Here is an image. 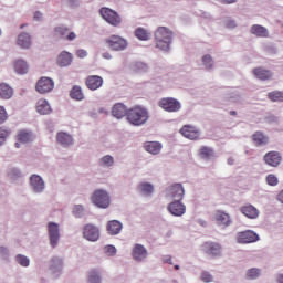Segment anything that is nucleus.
<instances>
[{"label":"nucleus","mask_w":283,"mask_h":283,"mask_svg":"<svg viewBox=\"0 0 283 283\" xmlns=\"http://www.w3.org/2000/svg\"><path fill=\"white\" fill-rule=\"evenodd\" d=\"M56 138H57V143H60L61 145H64L65 147H70V145H72L73 143L72 135L66 133H59Z\"/></svg>","instance_id":"34"},{"label":"nucleus","mask_w":283,"mask_h":283,"mask_svg":"<svg viewBox=\"0 0 283 283\" xmlns=\"http://www.w3.org/2000/svg\"><path fill=\"white\" fill-rule=\"evenodd\" d=\"M24 25H25V24H21V25H20V29L23 30V27H24Z\"/></svg>","instance_id":"63"},{"label":"nucleus","mask_w":283,"mask_h":283,"mask_svg":"<svg viewBox=\"0 0 283 283\" xmlns=\"http://www.w3.org/2000/svg\"><path fill=\"white\" fill-rule=\"evenodd\" d=\"M41 17H43V14H41V12L38 11V12L34 13L33 18H34L35 21H39V19H41Z\"/></svg>","instance_id":"52"},{"label":"nucleus","mask_w":283,"mask_h":283,"mask_svg":"<svg viewBox=\"0 0 283 283\" xmlns=\"http://www.w3.org/2000/svg\"><path fill=\"white\" fill-rule=\"evenodd\" d=\"M135 36L139 39V41H149L151 39V33L147 31V29L139 27L135 30Z\"/></svg>","instance_id":"31"},{"label":"nucleus","mask_w":283,"mask_h":283,"mask_svg":"<svg viewBox=\"0 0 283 283\" xmlns=\"http://www.w3.org/2000/svg\"><path fill=\"white\" fill-rule=\"evenodd\" d=\"M8 120V113L3 106H0V124L6 123Z\"/></svg>","instance_id":"47"},{"label":"nucleus","mask_w":283,"mask_h":283,"mask_svg":"<svg viewBox=\"0 0 283 283\" xmlns=\"http://www.w3.org/2000/svg\"><path fill=\"white\" fill-rule=\"evenodd\" d=\"M18 45L28 50L32 45V38L28 33H20L18 36Z\"/></svg>","instance_id":"30"},{"label":"nucleus","mask_w":283,"mask_h":283,"mask_svg":"<svg viewBox=\"0 0 283 283\" xmlns=\"http://www.w3.org/2000/svg\"><path fill=\"white\" fill-rule=\"evenodd\" d=\"M32 140V134L25 132V130H20L18 134V143H15V147L19 149L21 147V144L30 143Z\"/></svg>","instance_id":"32"},{"label":"nucleus","mask_w":283,"mask_h":283,"mask_svg":"<svg viewBox=\"0 0 283 283\" xmlns=\"http://www.w3.org/2000/svg\"><path fill=\"white\" fill-rule=\"evenodd\" d=\"M222 3H235V0H221Z\"/></svg>","instance_id":"57"},{"label":"nucleus","mask_w":283,"mask_h":283,"mask_svg":"<svg viewBox=\"0 0 283 283\" xmlns=\"http://www.w3.org/2000/svg\"><path fill=\"white\" fill-rule=\"evenodd\" d=\"M105 42L114 52H123V50L127 49V40L120 35H111L105 40Z\"/></svg>","instance_id":"4"},{"label":"nucleus","mask_w":283,"mask_h":283,"mask_svg":"<svg viewBox=\"0 0 283 283\" xmlns=\"http://www.w3.org/2000/svg\"><path fill=\"white\" fill-rule=\"evenodd\" d=\"M174 33L167 29V27H159L155 32L156 48L167 52L169 45L171 44V39Z\"/></svg>","instance_id":"2"},{"label":"nucleus","mask_w":283,"mask_h":283,"mask_svg":"<svg viewBox=\"0 0 283 283\" xmlns=\"http://www.w3.org/2000/svg\"><path fill=\"white\" fill-rule=\"evenodd\" d=\"M265 165L269 167H280L282 163V155L279 151L272 150L263 156Z\"/></svg>","instance_id":"10"},{"label":"nucleus","mask_w":283,"mask_h":283,"mask_svg":"<svg viewBox=\"0 0 283 283\" xmlns=\"http://www.w3.org/2000/svg\"><path fill=\"white\" fill-rule=\"evenodd\" d=\"M83 237L85 240H88V242H96L98 238H101V231L96 226L88 223L84 226Z\"/></svg>","instance_id":"8"},{"label":"nucleus","mask_w":283,"mask_h":283,"mask_svg":"<svg viewBox=\"0 0 283 283\" xmlns=\"http://www.w3.org/2000/svg\"><path fill=\"white\" fill-rule=\"evenodd\" d=\"M106 229L109 235H118V233L123 231V223H120L118 220H112L108 221Z\"/></svg>","instance_id":"20"},{"label":"nucleus","mask_w":283,"mask_h":283,"mask_svg":"<svg viewBox=\"0 0 283 283\" xmlns=\"http://www.w3.org/2000/svg\"><path fill=\"white\" fill-rule=\"evenodd\" d=\"M180 134L185 136V138H188L189 140H197V138L200 136V133L196 127L191 125H185L180 129Z\"/></svg>","instance_id":"15"},{"label":"nucleus","mask_w":283,"mask_h":283,"mask_svg":"<svg viewBox=\"0 0 283 283\" xmlns=\"http://www.w3.org/2000/svg\"><path fill=\"white\" fill-rule=\"evenodd\" d=\"M199 156H201L206 160H209V158H213V149L209 147H201L199 150Z\"/></svg>","instance_id":"39"},{"label":"nucleus","mask_w":283,"mask_h":283,"mask_svg":"<svg viewBox=\"0 0 283 283\" xmlns=\"http://www.w3.org/2000/svg\"><path fill=\"white\" fill-rule=\"evenodd\" d=\"M76 56H78V59H85V56H87V51L80 49L76 51Z\"/></svg>","instance_id":"51"},{"label":"nucleus","mask_w":283,"mask_h":283,"mask_svg":"<svg viewBox=\"0 0 283 283\" xmlns=\"http://www.w3.org/2000/svg\"><path fill=\"white\" fill-rule=\"evenodd\" d=\"M55 34L62 36V39H67V41H74L76 39V33L70 32V29L65 27L55 28Z\"/></svg>","instance_id":"24"},{"label":"nucleus","mask_w":283,"mask_h":283,"mask_svg":"<svg viewBox=\"0 0 283 283\" xmlns=\"http://www.w3.org/2000/svg\"><path fill=\"white\" fill-rule=\"evenodd\" d=\"M268 98L273 103H283V92L282 91H272L268 94Z\"/></svg>","instance_id":"37"},{"label":"nucleus","mask_w":283,"mask_h":283,"mask_svg":"<svg viewBox=\"0 0 283 283\" xmlns=\"http://www.w3.org/2000/svg\"><path fill=\"white\" fill-rule=\"evenodd\" d=\"M49 229V238L52 247H56L59 243V239L61 238V234L59 232V226L55 222H50L48 224Z\"/></svg>","instance_id":"14"},{"label":"nucleus","mask_w":283,"mask_h":283,"mask_svg":"<svg viewBox=\"0 0 283 283\" xmlns=\"http://www.w3.org/2000/svg\"><path fill=\"white\" fill-rule=\"evenodd\" d=\"M103 77L99 75H88L85 80V85L87 90L92 92H96V90H101L103 87Z\"/></svg>","instance_id":"11"},{"label":"nucleus","mask_w":283,"mask_h":283,"mask_svg":"<svg viewBox=\"0 0 283 283\" xmlns=\"http://www.w3.org/2000/svg\"><path fill=\"white\" fill-rule=\"evenodd\" d=\"M144 147L146 151H148V154H153V156H156L160 154V150L163 149V144L158 142H146Z\"/></svg>","instance_id":"26"},{"label":"nucleus","mask_w":283,"mask_h":283,"mask_svg":"<svg viewBox=\"0 0 283 283\" xmlns=\"http://www.w3.org/2000/svg\"><path fill=\"white\" fill-rule=\"evenodd\" d=\"M175 269H176V271H178L180 269V266L179 265H175Z\"/></svg>","instance_id":"62"},{"label":"nucleus","mask_w":283,"mask_h":283,"mask_svg":"<svg viewBox=\"0 0 283 283\" xmlns=\"http://www.w3.org/2000/svg\"><path fill=\"white\" fill-rule=\"evenodd\" d=\"M30 180H31V187H33L36 193H41V191L45 189V184L43 182V179L41 178V176L33 175L30 178Z\"/></svg>","instance_id":"27"},{"label":"nucleus","mask_w":283,"mask_h":283,"mask_svg":"<svg viewBox=\"0 0 283 283\" xmlns=\"http://www.w3.org/2000/svg\"><path fill=\"white\" fill-rule=\"evenodd\" d=\"M203 247L206 253L212 258H218V255H221L222 253V247L218 243H205Z\"/></svg>","instance_id":"18"},{"label":"nucleus","mask_w":283,"mask_h":283,"mask_svg":"<svg viewBox=\"0 0 283 283\" xmlns=\"http://www.w3.org/2000/svg\"><path fill=\"white\" fill-rule=\"evenodd\" d=\"M35 90L39 94H48V92L54 90V81L50 77H41L36 83Z\"/></svg>","instance_id":"9"},{"label":"nucleus","mask_w":283,"mask_h":283,"mask_svg":"<svg viewBox=\"0 0 283 283\" xmlns=\"http://www.w3.org/2000/svg\"><path fill=\"white\" fill-rule=\"evenodd\" d=\"M56 262H57V264H63V262L61 261V260H59V259H53V264H56Z\"/></svg>","instance_id":"58"},{"label":"nucleus","mask_w":283,"mask_h":283,"mask_svg":"<svg viewBox=\"0 0 283 283\" xmlns=\"http://www.w3.org/2000/svg\"><path fill=\"white\" fill-rule=\"evenodd\" d=\"M35 109H36L38 114H41L42 116L52 114V106H50V103L45 98H41L38 101V103L35 105Z\"/></svg>","instance_id":"17"},{"label":"nucleus","mask_w":283,"mask_h":283,"mask_svg":"<svg viewBox=\"0 0 283 283\" xmlns=\"http://www.w3.org/2000/svg\"><path fill=\"white\" fill-rule=\"evenodd\" d=\"M88 283H101V275L98 274V271L93 270L90 272Z\"/></svg>","instance_id":"40"},{"label":"nucleus","mask_w":283,"mask_h":283,"mask_svg":"<svg viewBox=\"0 0 283 283\" xmlns=\"http://www.w3.org/2000/svg\"><path fill=\"white\" fill-rule=\"evenodd\" d=\"M57 65L60 67H67V65H72V54L67 51H63L57 56Z\"/></svg>","instance_id":"28"},{"label":"nucleus","mask_w":283,"mask_h":283,"mask_svg":"<svg viewBox=\"0 0 283 283\" xmlns=\"http://www.w3.org/2000/svg\"><path fill=\"white\" fill-rule=\"evenodd\" d=\"M252 140L256 147L269 145V137L264 133L258 130L252 135Z\"/></svg>","instance_id":"25"},{"label":"nucleus","mask_w":283,"mask_h":283,"mask_svg":"<svg viewBox=\"0 0 283 283\" xmlns=\"http://www.w3.org/2000/svg\"><path fill=\"white\" fill-rule=\"evenodd\" d=\"M0 36H1V29H0Z\"/></svg>","instance_id":"64"},{"label":"nucleus","mask_w":283,"mask_h":283,"mask_svg":"<svg viewBox=\"0 0 283 283\" xmlns=\"http://www.w3.org/2000/svg\"><path fill=\"white\" fill-rule=\"evenodd\" d=\"M253 74L259 78V81H269L273 77V72L265 70L264 67L253 69Z\"/></svg>","instance_id":"23"},{"label":"nucleus","mask_w":283,"mask_h":283,"mask_svg":"<svg viewBox=\"0 0 283 283\" xmlns=\"http://www.w3.org/2000/svg\"><path fill=\"white\" fill-rule=\"evenodd\" d=\"M240 211L245 216V218H250L251 220H255V218L260 216V210L251 205L241 207Z\"/></svg>","instance_id":"19"},{"label":"nucleus","mask_w":283,"mask_h":283,"mask_svg":"<svg viewBox=\"0 0 283 283\" xmlns=\"http://www.w3.org/2000/svg\"><path fill=\"white\" fill-rule=\"evenodd\" d=\"M168 211L171 213V216L180 217L185 216L187 212V207L185 203L180 202V200H175L168 205Z\"/></svg>","instance_id":"12"},{"label":"nucleus","mask_w":283,"mask_h":283,"mask_svg":"<svg viewBox=\"0 0 283 283\" xmlns=\"http://www.w3.org/2000/svg\"><path fill=\"white\" fill-rule=\"evenodd\" d=\"M277 200L283 203V190L277 195Z\"/></svg>","instance_id":"54"},{"label":"nucleus","mask_w":283,"mask_h":283,"mask_svg":"<svg viewBox=\"0 0 283 283\" xmlns=\"http://www.w3.org/2000/svg\"><path fill=\"white\" fill-rule=\"evenodd\" d=\"M279 283H283V275L279 276Z\"/></svg>","instance_id":"61"},{"label":"nucleus","mask_w":283,"mask_h":283,"mask_svg":"<svg viewBox=\"0 0 283 283\" xmlns=\"http://www.w3.org/2000/svg\"><path fill=\"white\" fill-rule=\"evenodd\" d=\"M114 165V157L106 155L101 159L102 167H112Z\"/></svg>","instance_id":"41"},{"label":"nucleus","mask_w":283,"mask_h":283,"mask_svg":"<svg viewBox=\"0 0 283 283\" xmlns=\"http://www.w3.org/2000/svg\"><path fill=\"white\" fill-rule=\"evenodd\" d=\"M280 182V180L277 179V177L273 174H270L266 176V184L270 185V187H275L277 186Z\"/></svg>","instance_id":"42"},{"label":"nucleus","mask_w":283,"mask_h":283,"mask_svg":"<svg viewBox=\"0 0 283 283\" xmlns=\"http://www.w3.org/2000/svg\"><path fill=\"white\" fill-rule=\"evenodd\" d=\"M17 74H28V63L23 60H17L14 63Z\"/></svg>","instance_id":"35"},{"label":"nucleus","mask_w":283,"mask_h":283,"mask_svg":"<svg viewBox=\"0 0 283 283\" xmlns=\"http://www.w3.org/2000/svg\"><path fill=\"white\" fill-rule=\"evenodd\" d=\"M214 220L219 227H229L231 224V217L222 210L216 211Z\"/></svg>","instance_id":"16"},{"label":"nucleus","mask_w":283,"mask_h":283,"mask_svg":"<svg viewBox=\"0 0 283 283\" xmlns=\"http://www.w3.org/2000/svg\"><path fill=\"white\" fill-rule=\"evenodd\" d=\"M202 63L207 70H211V67H213V57H211V55H205L202 57Z\"/></svg>","instance_id":"44"},{"label":"nucleus","mask_w":283,"mask_h":283,"mask_svg":"<svg viewBox=\"0 0 283 283\" xmlns=\"http://www.w3.org/2000/svg\"><path fill=\"white\" fill-rule=\"evenodd\" d=\"M251 34L259 36L260 39L269 38V29L260 24H253L250 29Z\"/></svg>","instance_id":"22"},{"label":"nucleus","mask_w":283,"mask_h":283,"mask_svg":"<svg viewBox=\"0 0 283 283\" xmlns=\"http://www.w3.org/2000/svg\"><path fill=\"white\" fill-rule=\"evenodd\" d=\"M103 59L109 60V59H112V54H109V52H105V53H103Z\"/></svg>","instance_id":"53"},{"label":"nucleus","mask_w":283,"mask_h":283,"mask_svg":"<svg viewBox=\"0 0 283 283\" xmlns=\"http://www.w3.org/2000/svg\"><path fill=\"white\" fill-rule=\"evenodd\" d=\"M164 262L168 263V264H171V256H168L164 260Z\"/></svg>","instance_id":"59"},{"label":"nucleus","mask_w":283,"mask_h":283,"mask_svg":"<svg viewBox=\"0 0 283 283\" xmlns=\"http://www.w3.org/2000/svg\"><path fill=\"white\" fill-rule=\"evenodd\" d=\"M17 262H18V264H20L21 266H30V259H28V256H25V255L19 254V255L17 256Z\"/></svg>","instance_id":"45"},{"label":"nucleus","mask_w":283,"mask_h":283,"mask_svg":"<svg viewBox=\"0 0 283 283\" xmlns=\"http://www.w3.org/2000/svg\"><path fill=\"white\" fill-rule=\"evenodd\" d=\"M258 240H260V235L252 230L239 232L237 234V242H239V244H251L258 242Z\"/></svg>","instance_id":"7"},{"label":"nucleus","mask_w":283,"mask_h":283,"mask_svg":"<svg viewBox=\"0 0 283 283\" xmlns=\"http://www.w3.org/2000/svg\"><path fill=\"white\" fill-rule=\"evenodd\" d=\"M104 251L107 255H114L116 253V248L114 245H106Z\"/></svg>","instance_id":"49"},{"label":"nucleus","mask_w":283,"mask_h":283,"mask_svg":"<svg viewBox=\"0 0 283 283\" xmlns=\"http://www.w3.org/2000/svg\"><path fill=\"white\" fill-rule=\"evenodd\" d=\"M12 94H14V91H12V87L10 85L2 83L0 84V96L8 101V98H12Z\"/></svg>","instance_id":"33"},{"label":"nucleus","mask_w":283,"mask_h":283,"mask_svg":"<svg viewBox=\"0 0 283 283\" xmlns=\"http://www.w3.org/2000/svg\"><path fill=\"white\" fill-rule=\"evenodd\" d=\"M237 27L238 24L235 23V20H231V19L226 20V28L233 30V28H237Z\"/></svg>","instance_id":"50"},{"label":"nucleus","mask_w":283,"mask_h":283,"mask_svg":"<svg viewBox=\"0 0 283 283\" xmlns=\"http://www.w3.org/2000/svg\"><path fill=\"white\" fill-rule=\"evenodd\" d=\"M230 116H238V112L231 111V112H230Z\"/></svg>","instance_id":"60"},{"label":"nucleus","mask_w":283,"mask_h":283,"mask_svg":"<svg viewBox=\"0 0 283 283\" xmlns=\"http://www.w3.org/2000/svg\"><path fill=\"white\" fill-rule=\"evenodd\" d=\"M127 107L123 103H117L113 106L112 114L115 118H124L127 117Z\"/></svg>","instance_id":"29"},{"label":"nucleus","mask_w":283,"mask_h":283,"mask_svg":"<svg viewBox=\"0 0 283 283\" xmlns=\"http://www.w3.org/2000/svg\"><path fill=\"white\" fill-rule=\"evenodd\" d=\"M159 107L165 112H180L182 105L174 97H165L159 101Z\"/></svg>","instance_id":"6"},{"label":"nucleus","mask_w":283,"mask_h":283,"mask_svg":"<svg viewBox=\"0 0 283 283\" xmlns=\"http://www.w3.org/2000/svg\"><path fill=\"white\" fill-rule=\"evenodd\" d=\"M92 202L99 209H107L109 207V195L104 190H96L92 196Z\"/></svg>","instance_id":"5"},{"label":"nucleus","mask_w":283,"mask_h":283,"mask_svg":"<svg viewBox=\"0 0 283 283\" xmlns=\"http://www.w3.org/2000/svg\"><path fill=\"white\" fill-rule=\"evenodd\" d=\"M247 277H248V280H255V279L260 277V270H258L255 268L250 269L247 272Z\"/></svg>","instance_id":"43"},{"label":"nucleus","mask_w":283,"mask_h":283,"mask_svg":"<svg viewBox=\"0 0 283 283\" xmlns=\"http://www.w3.org/2000/svg\"><path fill=\"white\" fill-rule=\"evenodd\" d=\"M10 132L8 129L0 128V145L6 143V138H8Z\"/></svg>","instance_id":"46"},{"label":"nucleus","mask_w":283,"mask_h":283,"mask_svg":"<svg viewBox=\"0 0 283 283\" xmlns=\"http://www.w3.org/2000/svg\"><path fill=\"white\" fill-rule=\"evenodd\" d=\"M99 14L109 25H114L115 28L120 25V15L116 11L104 7L99 10Z\"/></svg>","instance_id":"3"},{"label":"nucleus","mask_w":283,"mask_h":283,"mask_svg":"<svg viewBox=\"0 0 283 283\" xmlns=\"http://www.w3.org/2000/svg\"><path fill=\"white\" fill-rule=\"evenodd\" d=\"M168 193L172 200H182L185 198V188L182 184H175L168 188Z\"/></svg>","instance_id":"13"},{"label":"nucleus","mask_w":283,"mask_h":283,"mask_svg":"<svg viewBox=\"0 0 283 283\" xmlns=\"http://www.w3.org/2000/svg\"><path fill=\"white\" fill-rule=\"evenodd\" d=\"M127 120L130 125H135V127H140V125H145L147 120H149V112L147 108L142 106H135L127 112Z\"/></svg>","instance_id":"1"},{"label":"nucleus","mask_w":283,"mask_h":283,"mask_svg":"<svg viewBox=\"0 0 283 283\" xmlns=\"http://www.w3.org/2000/svg\"><path fill=\"white\" fill-rule=\"evenodd\" d=\"M201 280L202 282H206V283L213 282V276H211V274H209L208 272H203L201 274Z\"/></svg>","instance_id":"48"},{"label":"nucleus","mask_w":283,"mask_h":283,"mask_svg":"<svg viewBox=\"0 0 283 283\" xmlns=\"http://www.w3.org/2000/svg\"><path fill=\"white\" fill-rule=\"evenodd\" d=\"M235 163V159L233 157L228 158V165H233Z\"/></svg>","instance_id":"56"},{"label":"nucleus","mask_w":283,"mask_h":283,"mask_svg":"<svg viewBox=\"0 0 283 283\" xmlns=\"http://www.w3.org/2000/svg\"><path fill=\"white\" fill-rule=\"evenodd\" d=\"M133 258L137 262H143L147 258V249L142 244H136L133 249Z\"/></svg>","instance_id":"21"},{"label":"nucleus","mask_w":283,"mask_h":283,"mask_svg":"<svg viewBox=\"0 0 283 283\" xmlns=\"http://www.w3.org/2000/svg\"><path fill=\"white\" fill-rule=\"evenodd\" d=\"M70 96L74 101H83V98H85V95L83 94V90L81 88V86H73Z\"/></svg>","instance_id":"36"},{"label":"nucleus","mask_w":283,"mask_h":283,"mask_svg":"<svg viewBox=\"0 0 283 283\" xmlns=\"http://www.w3.org/2000/svg\"><path fill=\"white\" fill-rule=\"evenodd\" d=\"M139 189L144 196H151V193H154V186L149 182L140 184Z\"/></svg>","instance_id":"38"},{"label":"nucleus","mask_w":283,"mask_h":283,"mask_svg":"<svg viewBox=\"0 0 283 283\" xmlns=\"http://www.w3.org/2000/svg\"><path fill=\"white\" fill-rule=\"evenodd\" d=\"M76 211H83V206H75L74 212L76 213Z\"/></svg>","instance_id":"55"}]
</instances>
